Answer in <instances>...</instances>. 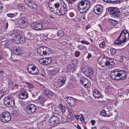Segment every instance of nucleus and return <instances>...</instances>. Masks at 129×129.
Here are the masks:
<instances>
[{"label": "nucleus", "mask_w": 129, "mask_h": 129, "mask_svg": "<svg viewBox=\"0 0 129 129\" xmlns=\"http://www.w3.org/2000/svg\"><path fill=\"white\" fill-rule=\"evenodd\" d=\"M115 63L114 61H108V62H107L106 66L107 68L109 69H111L113 68L114 66Z\"/></svg>", "instance_id": "cd10ccee"}, {"label": "nucleus", "mask_w": 129, "mask_h": 129, "mask_svg": "<svg viewBox=\"0 0 129 129\" xmlns=\"http://www.w3.org/2000/svg\"><path fill=\"white\" fill-rule=\"evenodd\" d=\"M44 49L43 50V54L45 55V52L46 51H48L49 50L48 49H47V47H44L43 48Z\"/></svg>", "instance_id": "09e8293b"}, {"label": "nucleus", "mask_w": 129, "mask_h": 129, "mask_svg": "<svg viewBox=\"0 0 129 129\" xmlns=\"http://www.w3.org/2000/svg\"><path fill=\"white\" fill-rule=\"evenodd\" d=\"M77 10L81 14L85 13L87 12L84 6V3L81 0L77 3Z\"/></svg>", "instance_id": "1a4fd4ad"}, {"label": "nucleus", "mask_w": 129, "mask_h": 129, "mask_svg": "<svg viewBox=\"0 0 129 129\" xmlns=\"http://www.w3.org/2000/svg\"><path fill=\"white\" fill-rule=\"evenodd\" d=\"M110 23L113 25H116L118 23V22L115 20L110 19L109 20Z\"/></svg>", "instance_id": "72a5a7b5"}, {"label": "nucleus", "mask_w": 129, "mask_h": 129, "mask_svg": "<svg viewBox=\"0 0 129 129\" xmlns=\"http://www.w3.org/2000/svg\"><path fill=\"white\" fill-rule=\"evenodd\" d=\"M65 100L67 103L71 107L74 106L77 103L76 100L72 97H67L65 98Z\"/></svg>", "instance_id": "ddd939ff"}, {"label": "nucleus", "mask_w": 129, "mask_h": 129, "mask_svg": "<svg viewBox=\"0 0 129 129\" xmlns=\"http://www.w3.org/2000/svg\"><path fill=\"white\" fill-rule=\"evenodd\" d=\"M72 64L75 65L77 64L78 63V61L76 59H73L72 61Z\"/></svg>", "instance_id": "49530a36"}, {"label": "nucleus", "mask_w": 129, "mask_h": 129, "mask_svg": "<svg viewBox=\"0 0 129 129\" xmlns=\"http://www.w3.org/2000/svg\"><path fill=\"white\" fill-rule=\"evenodd\" d=\"M77 48L78 49L80 50L86 49V47L82 45H79L78 46Z\"/></svg>", "instance_id": "58836bf2"}, {"label": "nucleus", "mask_w": 129, "mask_h": 129, "mask_svg": "<svg viewBox=\"0 0 129 129\" xmlns=\"http://www.w3.org/2000/svg\"><path fill=\"white\" fill-rule=\"evenodd\" d=\"M80 42L81 43L83 44L88 45L90 44V43L89 42L84 40H82Z\"/></svg>", "instance_id": "a18cd8bd"}, {"label": "nucleus", "mask_w": 129, "mask_h": 129, "mask_svg": "<svg viewBox=\"0 0 129 129\" xmlns=\"http://www.w3.org/2000/svg\"><path fill=\"white\" fill-rule=\"evenodd\" d=\"M120 80H124L127 77L126 73L124 71L120 70Z\"/></svg>", "instance_id": "bb28decb"}, {"label": "nucleus", "mask_w": 129, "mask_h": 129, "mask_svg": "<svg viewBox=\"0 0 129 129\" xmlns=\"http://www.w3.org/2000/svg\"><path fill=\"white\" fill-rule=\"evenodd\" d=\"M90 122L91 123L92 125H94L95 122V121L94 120H91L90 121Z\"/></svg>", "instance_id": "bf43d9fd"}, {"label": "nucleus", "mask_w": 129, "mask_h": 129, "mask_svg": "<svg viewBox=\"0 0 129 129\" xmlns=\"http://www.w3.org/2000/svg\"><path fill=\"white\" fill-rule=\"evenodd\" d=\"M11 119V115L8 112H4L0 115V120L3 123L9 122Z\"/></svg>", "instance_id": "39448f33"}, {"label": "nucleus", "mask_w": 129, "mask_h": 129, "mask_svg": "<svg viewBox=\"0 0 129 129\" xmlns=\"http://www.w3.org/2000/svg\"><path fill=\"white\" fill-rule=\"evenodd\" d=\"M106 58V60H107V62H108V61L110 62L111 61H112V62L113 61V59L111 58H107V57Z\"/></svg>", "instance_id": "5fc2aeb1"}, {"label": "nucleus", "mask_w": 129, "mask_h": 129, "mask_svg": "<svg viewBox=\"0 0 129 129\" xmlns=\"http://www.w3.org/2000/svg\"><path fill=\"white\" fill-rule=\"evenodd\" d=\"M15 21L16 24H18V26L20 28H26L27 27L28 25L27 19L24 17L16 19Z\"/></svg>", "instance_id": "20e7f679"}, {"label": "nucleus", "mask_w": 129, "mask_h": 129, "mask_svg": "<svg viewBox=\"0 0 129 129\" xmlns=\"http://www.w3.org/2000/svg\"><path fill=\"white\" fill-rule=\"evenodd\" d=\"M52 61V59L50 57L41 58L39 60V62L43 65L48 64L50 63Z\"/></svg>", "instance_id": "2eb2a0df"}, {"label": "nucleus", "mask_w": 129, "mask_h": 129, "mask_svg": "<svg viewBox=\"0 0 129 129\" xmlns=\"http://www.w3.org/2000/svg\"><path fill=\"white\" fill-rule=\"evenodd\" d=\"M25 83L30 90H32L34 88V86L31 83L27 82H25Z\"/></svg>", "instance_id": "2f4dec72"}, {"label": "nucleus", "mask_w": 129, "mask_h": 129, "mask_svg": "<svg viewBox=\"0 0 129 129\" xmlns=\"http://www.w3.org/2000/svg\"><path fill=\"white\" fill-rule=\"evenodd\" d=\"M33 70L32 71L29 70V71L30 72L31 74L35 75L38 73L39 72L38 68L35 67H33Z\"/></svg>", "instance_id": "c756f323"}, {"label": "nucleus", "mask_w": 129, "mask_h": 129, "mask_svg": "<svg viewBox=\"0 0 129 129\" xmlns=\"http://www.w3.org/2000/svg\"><path fill=\"white\" fill-rule=\"evenodd\" d=\"M18 14L17 12L15 13H9L7 14V16L9 17L10 18H13L16 16Z\"/></svg>", "instance_id": "473e14b6"}, {"label": "nucleus", "mask_w": 129, "mask_h": 129, "mask_svg": "<svg viewBox=\"0 0 129 129\" xmlns=\"http://www.w3.org/2000/svg\"><path fill=\"white\" fill-rule=\"evenodd\" d=\"M47 49H48L49 50L48 51H46L45 52V55L46 56H49L50 54H51L52 53V51L50 49L48 48L47 47Z\"/></svg>", "instance_id": "ea45409f"}, {"label": "nucleus", "mask_w": 129, "mask_h": 129, "mask_svg": "<svg viewBox=\"0 0 129 129\" xmlns=\"http://www.w3.org/2000/svg\"><path fill=\"white\" fill-rule=\"evenodd\" d=\"M33 67H35V66H33L32 65H29L27 66V69L29 73L31 74L30 72L29 71V70L31 71H32L33 70Z\"/></svg>", "instance_id": "f704fd0d"}, {"label": "nucleus", "mask_w": 129, "mask_h": 129, "mask_svg": "<svg viewBox=\"0 0 129 129\" xmlns=\"http://www.w3.org/2000/svg\"><path fill=\"white\" fill-rule=\"evenodd\" d=\"M79 81L81 84H83V86L86 88L89 87L91 85L90 81L84 77H82L80 79Z\"/></svg>", "instance_id": "9b49d317"}, {"label": "nucleus", "mask_w": 129, "mask_h": 129, "mask_svg": "<svg viewBox=\"0 0 129 129\" xmlns=\"http://www.w3.org/2000/svg\"><path fill=\"white\" fill-rule=\"evenodd\" d=\"M101 129H109L108 127L106 126H104Z\"/></svg>", "instance_id": "e2e57ef3"}, {"label": "nucleus", "mask_w": 129, "mask_h": 129, "mask_svg": "<svg viewBox=\"0 0 129 129\" xmlns=\"http://www.w3.org/2000/svg\"><path fill=\"white\" fill-rule=\"evenodd\" d=\"M80 120L81 122L84 121V118L83 117H81L80 118Z\"/></svg>", "instance_id": "69168bd1"}, {"label": "nucleus", "mask_w": 129, "mask_h": 129, "mask_svg": "<svg viewBox=\"0 0 129 129\" xmlns=\"http://www.w3.org/2000/svg\"><path fill=\"white\" fill-rule=\"evenodd\" d=\"M10 50L12 53L16 55H20L21 54L19 48H17L15 46L12 47Z\"/></svg>", "instance_id": "412c9836"}, {"label": "nucleus", "mask_w": 129, "mask_h": 129, "mask_svg": "<svg viewBox=\"0 0 129 129\" xmlns=\"http://www.w3.org/2000/svg\"><path fill=\"white\" fill-rule=\"evenodd\" d=\"M60 4L56 3L54 5L56 8L55 13L58 15L65 14L67 9V5L62 0H60Z\"/></svg>", "instance_id": "f03ea898"}, {"label": "nucleus", "mask_w": 129, "mask_h": 129, "mask_svg": "<svg viewBox=\"0 0 129 129\" xmlns=\"http://www.w3.org/2000/svg\"><path fill=\"white\" fill-rule=\"evenodd\" d=\"M25 3L27 4L28 5L29 3L30 2L31 0H24Z\"/></svg>", "instance_id": "4d7b16f0"}, {"label": "nucleus", "mask_w": 129, "mask_h": 129, "mask_svg": "<svg viewBox=\"0 0 129 129\" xmlns=\"http://www.w3.org/2000/svg\"><path fill=\"white\" fill-rule=\"evenodd\" d=\"M108 11L112 17L117 18L119 16L120 10L118 8L114 7H110L108 9Z\"/></svg>", "instance_id": "0eeeda50"}, {"label": "nucleus", "mask_w": 129, "mask_h": 129, "mask_svg": "<svg viewBox=\"0 0 129 129\" xmlns=\"http://www.w3.org/2000/svg\"><path fill=\"white\" fill-rule=\"evenodd\" d=\"M82 71L86 76H90L92 75L93 73V69L91 67H86L82 69Z\"/></svg>", "instance_id": "f3484780"}, {"label": "nucleus", "mask_w": 129, "mask_h": 129, "mask_svg": "<svg viewBox=\"0 0 129 129\" xmlns=\"http://www.w3.org/2000/svg\"><path fill=\"white\" fill-rule=\"evenodd\" d=\"M90 27V26L89 25H87L86 26L85 29L86 30H87Z\"/></svg>", "instance_id": "338daca9"}, {"label": "nucleus", "mask_w": 129, "mask_h": 129, "mask_svg": "<svg viewBox=\"0 0 129 129\" xmlns=\"http://www.w3.org/2000/svg\"><path fill=\"white\" fill-rule=\"evenodd\" d=\"M82 2L84 3V6L85 9L87 11L88 10L91 5L95 2L94 0H81Z\"/></svg>", "instance_id": "4468645a"}, {"label": "nucleus", "mask_w": 129, "mask_h": 129, "mask_svg": "<svg viewBox=\"0 0 129 129\" xmlns=\"http://www.w3.org/2000/svg\"><path fill=\"white\" fill-rule=\"evenodd\" d=\"M104 46L105 43L104 42H102L99 44V46L100 48H103Z\"/></svg>", "instance_id": "603ef678"}, {"label": "nucleus", "mask_w": 129, "mask_h": 129, "mask_svg": "<svg viewBox=\"0 0 129 129\" xmlns=\"http://www.w3.org/2000/svg\"><path fill=\"white\" fill-rule=\"evenodd\" d=\"M120 71L116 69L112 71L110 73V76L114 80H120Z\"/></svg>", "instance_id": "9d476101"}, {"label": "nucleus", "mask_w": 129, "mask_h": 129, "mask_svg": "<svg viewBox=\"0 0 129 129\" xmlns=\"http://www.w3.org/2000/svg\"><path fill=\"white\" fill-rule=\"evenodd\" d=\"M69 15L71 17H72L74 16V14L73 12H70L69 13Z\"/></svg>", "instance_id": "13d9d810"}, {"label": "nucleus", "mask_w": 129, "mask_h": 129, "mask_svg": "<svg viewBox=\"0 0 129 129\" xmlns=\"http://www.w3.org/2000/svg\"><path fill=\"white\" fill-rule=\"evenodd\" d=\"M80 54V52L78 51H76L75 53L76 56H79Z\"/></svg>", "instance_id": "864d4df0"}, {"label": "nucleus", "mask_w": 129, "mask_h": 129, "mask_svg": "<svg viewBox=\"0 0 129 129\" xmlns=\"http://www.w3.org/2000/svg\"><path fill=\"white\" fill-rule=\"evenodd\" d=\"M120 2V1H113L112 2V3H113L114 4H118Z\"/></svg>", "instance_id": "052dcab7"}, {"label": "nucleus", "mask_w": 129, "mask_h": 129, "mask_svg": "<svg viewBox=\"0 0 129 129\" xmlns=\"http://www.w3.org/2000/svg\"><path fill=\"white\" fill-rule=\"evenodd\" d=\"M93 96L95 98L98 99L100 98L101 94L100 91L96 89H94L92 91Z\"/></svg>", "instance_id": "393cba45"}, {"label": "nucleus", "mask_w": 129, "mask_h": 129, "mask_svg": "<svg viewBox=\"0 0 129 129\" xmlns=\"http://www.w3.org/2000/svg\"><path fill=\"white\" fill-rule=\"evenodd\" d=\"M39 101L42 103H44L45 101V99L43 98L40 97L39 98Z\"/></svg>", "instance_id": "8fccbe9b"}, {"label": "nucleus", "mask_w": 129, "mask_h": 129, "mask_svg": "<svg viewBox=\"0 0 129 129\" xmlns=\"http://www.w3.org/2000/svg\"><path fill=\"white\" fill-rule=\"evenodd\" d=\"M59 119L56 116H53L48 121L49 126L51 127H54L59 123Z\"/></svg>", "instance_id": "423d86ee"}, {"label": "nucleus", "mask_w": 129, "mask_h": 129, "mask_svg": "<svg viewBox=\"0 0 129 129\" xmlns=\"http://www.w3.org/2000/svg\"><path fill=\"white\" fill-rule=\"evenodd\" d=\"M42 24L39 22H34L31 24L32 28L36 30H39L42 28Z\"/></svg>", "instance_id": "a211bd4d"}, {"label": "nucleus", "mask_w": 129, "mask_h": 129, "mask_svg": "<svg viewBox=\"0 0 129 129\" xmlns=\"http://www.w3.org/2000/svg\"><path fill=\"white\" fill-rule=\"evenodd\" d=\"M66 79L64 77H61L59 78L58 81V85L59 87H60L64 84Z\"/></svg>", "instance_id": "4be33fe9"}, {"label": "nucleus", "mask_w": 129, "mask_h": 129, "mask_svg": "<svg viewBox=\"0 0 129 129\" xmlns=\"http://www.w3.org/2000/svg\"><path fill=\"white\" fill-rule=\"evenodd\" d=\"M19 97L22 99H25L28 97L27 93L24 90H22L19 95Z\"/></svg>", "instance_id": "5701e85b"}, {"label": "nucleus", "mask_w": 129, "mask_h": 129, "mask_svg": "<svg viewBox=\"0 0 129 129\" xmlns=\"http://www.w3.org/2000/svg\"><path fill=\"white\" fill-rule=\"evenodd\" d=\"M44 47H41L38 48L37 49V52L40 56H42L43 55V50Z\"/></svg>", "instance_id": "7c9ffc66"}, {"label": "nucleus", "mask_w": 129, "mask_h": 129, "mask_svg": "<svg viewBox=\"0 0 129 129\" xmlns=\"http://www.w3.org/2000/svg\"><path fill=\"white\" fill-rule=\"evenodd\" d=\"M49 73L50 76H53L55 75L57 73L58 70L57 67H51L49 68Z\"/></svg>", "instance_id": "6ab92c4d"}, {"label": "nucleus", "mask_w": 129, "mask_h": 129, "mask_svg": "<svg viewBox=\"0 0 129 129\" xmlns=\"http://www.w3.org/2000/svg\"><path fill=\"white\" fill-rule=\"evenodd\" d=\"M129 39V34L125 30H122L118 39L115 42V44L117 45H121V43L125 42L126 40Z\"/></svg>", "instance_id": "7ed1b4c3"}, {"label": "nucleus", "mask_w": 129, "mask_h": 129, "mask_svg": "<svg viewBox=\"0 0 129 129\" xmlns=\"http://www.w3.org/2000/svg\"><path fill=\"white\" fill-rule=\"evenodd\" d=\"M3 8V5H2V4H0V11H1V10Z\"/></svg>", "instance_id": "0e129e2a"}, {"label": "nucleus", "mask_w": 129, "mask_h": 129, "mask_svg": "<svg viewBox=\"0 0 129 129\" xmlns=\"http://www.w3.org/2000/svg\"><path fill=\"white\" fill-rule=\"evenodd\" d=\"M74 117H75L76 119H78L80 117V116L78 115H76L74 114Z\"/></svg>", "instance_id": "680f3d73"}, {"label": "nucleus", "mask_w": 129, "mask_h": 129, "mask_svg": "<svg viewBox=\"0 0 129 129\" xmlns=\"http://www.w3.org/2000/svg\"><path fill=\"white\" fill-rule=\"evenodd\" d=\"M103 7L100 5H97L95 6L93 9V11L95 13L97 14H101L103 11Z\"/></svg>", "instance_id": "dca6fc26"}, {"label": "nucleus", "mask_w": 129, "mask_h": 129, "mask_svg": "<svg viewBox=\"0 0 129 129\" xmlns=\"http://www.w3.org/2000/svg\"><path fill=\"white\" fill-rule=\"evenodd\" d=\"M74 113L72 112H69L68 115V118L71 120H74Z\"/></svg>", "instance_id": "c85d7f7f"}, {"label": "nucleus", "mask_w": 129, "mask_h": 129, "mask_svg": "<svg viewBox=\"0 0 129 129\" xmlns=\"http://www.w3.org/2000/svg\"><path fill=\"white\" fill-rule=\"evenodd\" d=\"M66 69L67 71L73 73L74 72L76 69L75 66L73 65L68 64L66 67Z\"/></svg>", "instance_id": "b1692460"}, {"label": "nucleus", "mask_w": 129, "mask_h": 129, "mask_svg": "<svg viewBox=\"0 0 129 129\" xmlns=\"http://www.w3.org/2000/svg\"><path fill=\"white\" fill-rule=\"evenodd\" d=\"M57 35L60 37H62L64 36V32L62 30H59L57 33Z\"/></svg>", "instance_id": "c9c22d12"}, {"label": "nucleus", "mask_w": 129, "mask_h": 129, "mask_svg": "<svg viewBox=\"0 0 129 129\" xmlns=\"http://www.w3.org/2000/svg\"><path fill=\"white\" fill-rule=\"evenodd\" d=\"M110 50L111 55L112 56L115 54L116 52V50L113 48H111Z\"/></svg>", "instance_id": "a19ab883"}, {"label": "nucleus", "mask_w": 129, "mask_h": 129, "mask_svg": "<svg viewBox=\"0 0 129 129\" xmlns=\"http://www.w3.org/2000/svg\"><path fill=\"white\" fill-rule=\"evenodd\" d=\"M107 61L106 58L105 57H99L98 60L99 63L102 67H104L105 66H106Z\"/></svg>", "instance_id": "aec40b11"}, {"label": "nucleus", "mask_w": 129, "mask_h": 129, "mask_svg": "<svg viewBox=\"0 0 129 129\" xmlns=\"http://www.w3.org/2000/svg\"><path fill=\"white\" fill-rule=\"evenodd\" d=\"M4 91L2 90H0V100L2 97L4 95Z\"/></svg>", "instance_id": "de8ad7c7"}, {"label": "nucleus", "mask_w": 129, "mask_h": 129, "mask_svg": "<svg viewBox=\"0 0 129 129\" xmlns=\"http://www.w3.org/2000/svg\"><path fill=\"white\" fill-rule=\"evenodd\" d=\"M43 92L47 96H52L54 93L51 91L48 90L47 88H46L43 90Z\"/></svg>", "instance_id": "a878e982"}, {"label": "nucleus", "mask_w": 129, "mask_h": 129, "mask_svg": "<svg viewBox=\"0 0 129 129\" xmlns=\"http://www.w3.org/2000/svg\"><path fill=\"white\" fill-rule=\"evenodd\" d=\"M100 114L103 116L105 117L107 116V114L106 113L105 111L104 110H102L100 112Z\"/></svg>", "instance_id": "37998d69"}, {"label": "nucleus", "mask_w": 129, "mask_h": 129, "mask_svg": "<svg viewBox=\"0 0 129 129\" xmlns=\"http://www.w3.org/2000/svg\"><path fill=\"white\" fill-rule=\"evenodd\" d=\"M28 5L31 8L33 9L35 8V4L34 2L31 1Z\"/></svg>", "instance_id": "e433bc0d"}, {"label": "nucleus", "mask_w": 129, "mask_h": 129, "mask_svg": "<svg viewBox=\"0 0 129 129\" xmlns=\"http://www.w3.org/2000/svg\"><path fill=\"white\" fill-rule=\"evenodd\" d=\"M103 1H104L105 2H107V3H108V2H110V0H103Z\"/></svg>", "instance_id": "774afa93"}, {"label": "nucleus", "mask_w": 129, "mask_h": 129, "mask_svg": "<svg viewBox=\"0 0 129 129\" xmlns=\"http://www.w3.org/2000/svg\"><path fill=\"white\" fill-rule=\"evenodd\" d=\"M59 107L62 112H64L66 110L65 108L62 104H60L59 105Z\"/></svg>", "instance_id": "4c0bfd02"}, {"label": "nucleus", "mask_w": 129, "mask_h": 129, "mask_svg": "<svg viewBox=\"0 0 129 129\" xmlns=\"http://www.w3.org/2000/svg\"><path fill=\"white\" fill-rule=\"evenodd\" d=\"M119 58H118V59L119 60V61L121 62H122L123 60V57H119Z\"/></svg>", "instance_id": "6e6d98bb"}, {"label": "nucleus", "mask_w": 129, "mask_h": 129, "mask_svg": "<svg viewBox=\"0 0 129 129\" xmlns=\"http://www.w3.org/2000/svg\"><path fill=\"white\" fill-rule=\"evenodd\" d=\"M36 109V106L34 104H30L28 105L25 108V112L26 114H31L35 112Z\"/></svg>", "instance_id": "6e6552de"}, {"label": "nucleus", "mask_w": 129, "mask_h": 129, "mask_svg": "<svg viewBox=\"0 0 129 129\" xmlns=\"http://www.w3.org/2000/svg\"><path fill=\"white\" fill-rule=\"evenodd\" d=\"M12 112V114L14 115H17L18 114V113L16 110H13Z\"/></svg>", "instance_id": "3c124183"}, {"label": "nucleus", "mask_w": 129, "mask_h": 129, "mask_svg": "<svg viewBox=\"0 0 129 129\" xmlns=\"http://www.w3.org/2000/svg\"><path fill=\"white\" fill-rule=\"evenodd\" d=\"M4 103L6 105H9V106L13 107L15 105V101L12 98L7 96L5 98L4 100Z\"/></svg>", "instance_id": "f8f14e48"}, {"label": "nucleus", "mask_w": 129, "mask_h": 129, "mask_svg": "<svg viewBox=\"0 0 129 129\" xmlns=\"http://www.w3.org/2000/svg\"><path fill=\"white\" fill-rule=\"evenodd\" d=\"M123 15L125 17H127V18H129V17L127 16L129 15V10H127L126 11H125L123 13Z\"/></svg>", "instance_id": "79ce46f5"}, {"label": "nucleus", "mask_w": 129, "mask_h": 129, "mask_svg": "<svg viewBox=\"0 0 129 129\" xmlns=\"http://www.w3.org/2000/svg\"><path fill=\"white\" fill-rule=\"evenodd\" d=\"M18 8L20 11H25V7L23 6H19Z\"/></svg>", "instance_id": "c03bdc74"}, {"label": "nucleus", "mask_w": 129, "mask_h": 129, "mask_svg": "<svg viewBox=\"0 0 129 129\" xmlns=\"http://www.w3.org/2000/svg\"><path fill=\"white\" fill-rule=\"evenodd\" d=\"M13 33L10 34L11 36L13 37L12 41L17 44H22L25 41V39L23 36H21V31L14 30L13 31Z\"/></svg>", "instance_id": "f257e3e1"}]
</instances>
